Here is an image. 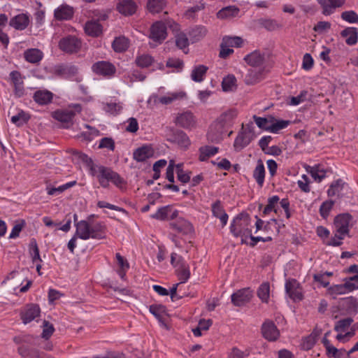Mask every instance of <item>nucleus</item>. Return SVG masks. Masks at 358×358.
<instances>
[{
    "mask_svg": "<svg viewBox=\"0 0 358 358\" xmlns=\"http://www.w3.org/2000/svg\"><path fill=\"white\" fill-rule=\"evenodd\" d=\"M89 166L90 174L97 178L102 187L108 188L110 182L118 188L123 187L124 185V179L111 169L101 165L94 164L91 159H89Z\"/></svg>",
    "mask_w": 358,
    "mask_h": 358,
    "instance_id": "obj_1",
    "label": "nucleus"
},
{
    "mask_svg": "<svg viewBox=\"0 0 358 358\" xmlns=\"http://www.w3.org/2000/svg\"><path fill=\"white\" fill-rule=\"evenodd\" d=\"M237 115L236 111L229 110L223 113L218 119L213 123L208 132V138L214 143H218L227 131V129L232 124Z\"/></svg>",
    "mask_w": 358,
    "mask_h": 358,
    "instance_id": "obj_2",
    "label": "nucleus"
},
{
    "mask_svg": "<svg viewBox=\"0 0 358 358\" xmlns=\"http://www.w3.org/2000/svg\"><path fill=\"white\" fill-rule=\"evenodd\" d=\"M250 217L247 213H241L236 215L230 224V231L235 237H241L242 243L244 239L251 236Z\"/></svg>",
    "mask_w": 358,
    "mask_h": 358,
    "instance_id": "obj_3",
    "label": "nucleus"
},
{
    "mask_svg": "<svg viewBox=\"0 0 358 358\" xmlns=\"http://www.w3.org/2000/svg\"><path fill=\"white\" fill-rule=\"evenodd\" d=\"M167 27L173 31L179 30V24L171 19L165 22L157 21L150 27V38L157 43H162L167 36Z\"/></svg>",
    "mask_w": 358,
    "mask_h": 358,
    "instance_id": "obj_4",
    "label": "nucleus"
},
{
    "mask_svg": "<svg viewBox=\"0 0 358 358\" xmlns=\"http://www.w3.org/2000/svg\"><path fill=\"white\" fill-rule=\"evenodd\" d=\"M358 310V302L352 296L341 299L338 305L332 308V315L337 318L341 315H351L357 313Z\"/></svg>",
    "mask_w": 358,
    "mask_h": 358,
    "instance_id": "obj_5",
    "label": "nucleus"
},
{
    "mask_svg": "<svg viewBox=\"0 0 358 358\" xmlns=\"http://www.w3.org/2000/svg\"><path fill=\"white\" fill-rule=\"evenodd\" d=\"M76 234L83 240L101 239L103 238L101 227L96 225L92 226L85 220H81L76 224Z\"/></svg>",
    "mask_w": 358,
    "mask_h": 358,
    "instance_id": "obj_6",
    "label": "nucleus"
},
{
    "mask_svg": "<svg viewBox=\"0 0 358 358\" xmlns=\"http://www.w3.org/2000/svg\"><path fill=\"white\" fill-rule=\"evenodd\" d=\"M80 104H73L65 110H59L52 113V117L64 124V127L69 128L73 124V119L76 113L81 111Z\"/></svg>",
    "mask_w": 358,
    "mask_h": 358,
    "instance_id": "obj_7",
    "label": "nucleus"
},
{
    "mask_svg": "<svg viewBox=\"0 0 358 358\" xmlns=\"http://www.w3.org/2000/svg\"><path fill=\"white\" fill-rule=\"evenodd\" d=\"M353 320L351 317H348L337 322L334 327V330L338 333L336 336L338 341L345 343L354 336V331H349V328Z\"/></svg>",
    "mask_w": 358,
    "mask_h": 358,
    "instance_id": "obj_8",
    "label": "nucleus"
},
{
    "mask_svg": "<svg viewBox=\"0 0 358 358\" xmlns=\"http://www.w3.org/2000/svg\"><path fill=\"white\" fill-rule=\"evenodd\" d=\"M81 45V41L78 37L71 35L62 38L59 42V49L69 54L78 52Z\"/></svg>",
    "mask_w": 358,
    "mask_h": 358,
    "instance_id": "obj_9",
    "label": "nucleus"
},
{
    "mask_svg": "<svg viewBox=\"0 0 358 358\" xmlns=\"http://www.w3.org/2000/svg\"><path fill=\"white\" fill-rule=\"evenodd\" d=\"M187 94L183 91H176L168 92L163 96L152 94L150 97V101L155 103H161L162 105H168L177 100H181L186 98Z\"/></svg>",
    "mask_w": 358,
    "mask_h": 358,
    "instance_id": "obj_10",
    "label": "nucleus"
},
{
    "mask_svg": "<svg viewBox=\"0 0 358 358\" xmlns=\"http://www.w3.org/2000/svg\"><path fill=\"white\" fill-rule=\"evenodd\" d=\"M41 308L34 303L27 304L20 311V318L24 324H27L40 316Z\"/></svg>",
    "mask_w": 358,
    "mask_h": 358,
    "instance_id": "obj_11",
    "label": "nucleus"
},
{
    "mask_svg": "<svg viewBox=\"0 0 358 358\" xmlns=\"http://www.w3.org/2000/svg\"><path fill=\"white\" fill-rule=\"evenodd\" d=\"M254 135L250 131L248 125L246 128H243V130L239 132L234 141V147L235 150L240 151L249 145Z\"/></svg>",
    "mask_w": 358,
    "mask_h": 358,
    "instance_id": "obj_12",
    "label": "nucleus"
},
{
    "mask_svg": "<svg viewBox=\"0 0 358 358\" xmlns=\"http://www.w3.org/2000/svg\"><path fill=\"white\" fill-rule=\"evenodd\" d=\"M136 64L141 68L152 67V70L161 69L163 67L162 63H157L155 62L154 58L148 54H141L138 55L135 59Z\"/></svg>",
    "mask_w": 358,
    "mask_h": 358,
    "instance_id": "obj_13",
    "label": "nucleus"
},
{
    "mask_svg": "<svg viewBox=\"0 0 358 358\" xmlns=\"http://www.w3.org/2000/svg\"><path fill=\"white\" fill-rule=\"evenodd\" d=\"M92 69L94 73L106 77H110L115 73V67L111 63L106 61H100L94 63Z\"/></svg>",
    "mask_w": 358,
    "mask_h": 358,
    "instance_id": "obj_14",
    "label": "nucleus"
},
{
    "mask_svg": "<svg viewBox=\"0 0 358 358\" xmlns=\"http://www.w3.org/2000/svg\"><path fill=\"white\" fill-rule=\"evenodd\" d=\"M252 297V292L248 288L241 289L231 296V302L236 306H242L248 303Z\"/></svg>",
    "mask_w": 358,
    "mask_h": 358,
    "instance_id": "obj_15",
    "label": "nucleus"
},
{
    "mask_svg": "<svg viewBox=\"0 0 358 358\" xmlns=\"http://www.w3.org/2000/svg\"><path fill=\"white\" fill-rule=\"evenodd\" d=\"M263 337L269 341H275L280 336V331L275 324L271 320H266L262 326Z\"/></svg>",
    "mask_w": 358,
    "mask_h": 358,
    "instance_id": "obj_16",
    "label": "nucleus"
},
{
    "mask_svg": "<svg viewBox=\"0 0 358 358\" xmlns=\"http://www.w3.org/2000/svg\"><path fill=\"white\" fill-rule=\"evenodd\" d=\"M351 220L352 217L348 213H343L336 216L334 220L336 231L341 233V235H348Z\"/></svg>",
    "mask_w": 358,
    "mask_h": 358,
    "instance_id": "obj_17",
    "label": "nucleus"
},
{
    "mask_svg": "<svg viewBox=\"0 0 358 358\" xmlns=\"http://www.w3.org/2000/svg\"><path fill=\"white\" fill-rule=\"evenodd\" d=\"M323 345L326 350V355L329 358H349L350 354L344 348L338 349L334 346L329 339L323 341Z\"/></svg>",
    "mask_w": 358,
    "mask_h": 358,
    "instance_id": "obj_18",
    "label": "nucleus"
},
{
    "mask_svg": "<svg viewBox=\"0 0 358 358\" xmlns=\"http://www.w3.org/2000/svg\"><path fill=\"white\" fill-rule=\"evenodd\" d=\"M175 122L185 129H192L196 125V118L192 113L186 111L179 113L176 117Z\"/></svg>",
    "mask_w": 358,
    "mask_h": 358,
    "instance_id": "obj_19",
    "label": "nucleus"
},
{
    "mask_svg": "<svg viewBox=\"0 0 358 358\" xmlns=\"http://www.w3.org/2000/svg\"><path fill=\"white\" fill-rule=\"evenodd\" d=\"M348 186L341 180L333 182L327 190V194L330 197L336 196L342 198L345 196Z\"/></svg>",
    "mask_w": 358,
    "mask_h": 358,
    "instance_id": "obj_20",
    "label": "nucleus"
},
{
    "mask_svg": "<svg viewBox=\"0 0 358 358\" xmlns=\"http://www.w3.org/2000/svg\"><path fill=\"white\" fill-rule=\"evenodd\" d=\"M178 210H173L171 206H166L159 208L151 217L159 220H174L178 217Z\"/></svg>",
    "mask_w": 358,
    "mask_h": 358,
    "instance_id": "obj_21",
    "label": "nucleus"
},
{
    "mask_svg": "<svg viewBox=\"0 0 358 358\" xmlns=\"http://www.w3.org/2000/svg\"><path fill=\"white\" fill-rule=\"evenodd\" d=\"M117 10L125 16L134 14L137 9V4L133 0H120L116 5Z\"/></svg>",
    "mask_w": 358,
    "mask_h": 358,
    "instance_id": "obj_22",
    "label": "nucleus"
},
{
    "mask_svg": "<svg viewBox=\"0 0 358 358\" xmlns=\"http://www.w3.org/2000/svg\"><path fill=\"white\" fill-rule=\"evenodd\" d=\"M30 23V15L21 13L10 19L9 24L16 30H24Z\"/></svg>",
    "mask_w": 358,
    "mask_h": 358,
    "instance_id": "obj_23",
    "label": "nucleus"
},
{
    "mask_svg": "<svg viewBox=\"0 0 358 358\" xmlns=\"http://www.w3.org/2000/svg\"><path fill=\"white\" fill-rule=\"evenodd\" d=\"M350 276L345 278L343 282L346 284V286L350 292L358 289V266L352 265L348 268Z\"/></svg>",
    "mask_w": 358,
    "mask_h": 358,
    "instance_id": "obj_24",
    "label": "nucleus"
},
{
    "mask_svg": "<svg viewBox=\"0 0 358 358\" xmlns=\"http://www.w3.org/2000/svg\"><path fill=\"white\" fill-rule=\"evenodd\" d=\"M154 154L155 150L151 145H144L134 150L133 157L137 162H144L153 157Z\"/></svg>",
    "mask_w": 358,
    "mask_h": 358,
    "instance_id": "obj_25",
    "label": "nucleus"
},
{
    "mask_svg": "<svg viewBox=\"0 0 358 358\" xmlns=\"http://www.w3.org/2000/svg\"><path fill=\"white\" fill-rule=\"evenodd\" d=\"M322 8V13L329 15L334 12L336 8L342 6L345 0H317Z\"/></svg>",
    "mask_w": 358,
    "mask_h": 358,
    "instance_id": "obj_26",
    "label": "nucleus"
},
{
    "mask_svg": "<svg viewBox=\"0 0 358 358\" xmlns=\"http://www.w3.org/2000/svg\"><path fill=\"white\" fill-rule=\"evenodd\" d=\"M285 290L289 297L294 301H300L303 298V295L299 287V283L294 279H289L286 281Z\"/></svg>",
    "mask_w": 358,
    "mask_h": 358,
    "instance_id": "obj_27",
    "label": "nucleus"
},
{
    "mask_svg": "<svg viewBox=\"0 0 358 358\" xmlns=\"http://www.w3.org/2000/svg\"><path fill=\"white\" fill-rule=\"evenodd\" d=\"M171 229L182 234H188L193 231L192 225L186 220L179 217L170 223Z\"/></svg>",
    "mask_w": 358,
    "mask_h": 358,
    "instance_id": "obj_28",
    "label": "nucleus"
},
{
    "mask_svg": "<svg viewBox=\"0 0 358 358\" xmlns=\"http://www.w3.org/2000/svg\"><path fill=\"white\" fill-rule=\"evenodd\" d=\"M266 59L265 54L259 50H255L244 57L245 62L251 66H260Z\"/></svg>",
    "mask_w": 358,
    "mask_h": 358,
    "instance_id": "obj_29",
    "label": "nucleus"
},
{
    "mask_svg": "<svg viewBox=\"0 0 358 358\" xmlns=\"http://www.w3.org/2000/svg\"><path fill=\"white\" fill-rule=\"evenodd\" d=\"M211 208L213 215L218 218L222 223V226L224 227L227 224L229 216L226 213L221 202L220 201H215L212 204Z\"/></svg>",
    "mask_w": 358,
    "mask_h": 358,
    "instance_id": "obj_30",
    "label": "nucleus"
},
{
    "mask_svg": "<svg viewBox=\"0 0 358 358\" xmlns=\"http://www.w3.org/2000/svg\"><path fill=\"white\" fill-rule=\"evenodd\" d=\"M54 15L57 20H68L73 15V8L69 5L63 4L55 10Z\"/></svg>",
    "mask_w": 358,
    "mask_h": 358,
    "instance_id": "obj_31",
    "label": "nucleus"
},
{
    "mask_svg": "<svg viewBox=\"0 0 358 358\" xmlns=\"http://www.w3.org/2000/svg\"><path fill=\"white\" fill-rule=\"evenodd\" d=\"M53 98V94L46 90H37L34 92L33 99L40 105H46L50 103Z\"/></svg>",
    "mask_w": 358,
    "mask_h": 358,
    "instance_id": "obj_32",
    "label": "nucleus"
},
{
    "mask_svg": "<svg viewBox=\"0 0 358 358\" xmlns=\"http://www.w3.org/2000/svg\"><path fill=\"white\" fill-rule=\"evenodd\" d=\"M85 32L92 37L99 36L103 31L102 26L98 21L90 20L85 23Z\"/></svg>",
    "mask_w": 358,
    "mask_h": 358,
    "instance_id": "obj_33",
    "label": "nucleus"
},
{
    "mask_svg": "<svg viewBox=\"0 0 358 358\" xmlns=\"http://www.w3.org/2000/svg\"><path fill=\"white\" fill-rule=\"evenodd\" d=\"M102 109L109 115H117L121 113L122 105L120 102L112 101L103 102Z\"/></svg>",
    "mask_w": 358,
    "mask_h": 358,
    "instance_id": "obj_34",
    "label": "nucleus"
},
{
    "mask_svg": "<svg viewBox=\"0 0 358 358\" xmlns=\"http://www.w3.org/2000/svg\"><path fill=\"white\" fill-rule=\"evenodd\" d=\"M208 68L204 65L194 66L192 70L191 78L193 81L196 83L202 82L206 77Z\"/></svg>",
    "mask_w": 358,
    "mask_h": 358,
    "instance_id": "obj_35",
    "label": "nucleus"
},
{
    "mask_svg": "<svg viewBox=\"0 0 358 358\" xmlns=\"http://www.w3.org/2000/svg\"><path fill=\"white\" fill-rule=\"evenodd\" d=\"M253 178L257 185L262 187L264 183L265 168L262 160H258L255 169L253 171Z\"/></svg>",
    "mask_w": 358,
    "mask_h": 358,
    "instance_id": "obj_36",
    "label": "nucleus"
},
{
    "mask_svg": "<svg viewBox=\"0 0 358 358\" xmlns=\"http://www.w3.org/2000/svg\"><path fill=\"white\" fill-rule=\"evenodd\" d=\"M341 34L345 38V42L348 45H353L357 43L358 34L356 28H346L341 31Z\"/></svg>",
    "mask_w": 358,
    "mask_h": 358,
    "instance_id": "obj_37",
    "label": "nucleus"
},
{
    "mask_svg": "<svg viewBox=\"0 0 358 358\" xmlns=\"http://www.w3.org/2000/svg\"><path fill=\"white\" fill-rule=\"evenodd\" d=\"M56 72L66 78H71L78 73V68L73 65H61L57 67Z\"/></svg>",
    "mask_w": 358,
    "mask_h": 358,
    "instance_id": "obj_38",
    "label": "nucleus"
},
{
    "mask_svg": "<svg viewBox=\"0 0 358 358\" xmlns=\"http://www.w3.org/2000/svg\"><path fill=\"white\" fill-rule=\"evenodd\" d=\"M239 9L236 6H227L220 10L217 17L221 20L231 19L238 15Z\"/></svg>",
    "mask_w": 358,
    "mask_h": 358,
    "instance_id": "obj_39",
    "label": "nucleus"
},
{
    "mask_svg": "<svg viewBox=\"0 0 358 358\" xmlns=\"http://www.w3.org/2000/svg\"><path fill=\"white\" fill-rule=\"evenodd\" d=\"M24 58L29 63L36 64L39 62L43 57V52L37 48L28 49L24 52Z\"/></svg>",
    "mask_w": 358,
    "mask_h": 358,
    "instance_id": "obj_40",
    "label": "nucleus"
},
{
    "mask_svg": "<svg viewBox=\"0 0 358 358\" xmlns=\"http://www.w3.org/2000/svg\"><path fill=\"white\" fill-rule=\"evenodd\" d=\"M207 34V29L203 26H197L192 29L189 33V38L192 43L197 42L203 38Z\"/></svg>",
    "mask_w": 358,
    "mask_h": 358,
    "instance_id": "obj_41",
    "label": "nucleus"
},
{
    "mask_svg": "<svg viewBox=\"0 0 358 358\" xmlns=\"http://www.w3.org/2000/svg\"><path fill=\"white\" fill-rule=\"evenodd\" d=\"M218 152V148L215 146L206 145L199 148L200 161L203 162L207 160L209 157L215 155Z\"/></svg>",
    "mask_w": 358,
    "mask_h": 358,
    "instance_id": "obj_42",
    "label": "nucleus"
},
{
    "mask_svg": "<svg viewBox=\"0 0 358 358\" xmlns=\"http://www.w3.org/2000/svg\"><path fill=\"white\" fill-rule=\"evenodd\" d=\"M306 170L315 181L321 182L326 177V172L319 166H308Z\"/></svg>",
    "mask_w": 358,
    "mask_h": 358,
    "instance_id": "obj_43",
    "label": "nucleus"
},
{
    "mask_svg": "<svg viewBox=\"0 0 358 358\" xmlns=\"http://www.w3.org/2000/svg\"><path fill=\"white\" fill-rule=\"evenodd\" d=\"M329 294L333 297L336 298L338 295L345 294L349 293L346 284L343 282V284L334 285L329 287L328 289Z\"/></svg>",
    "mask_w": 358,
    "mask_h": 358,
    "instance_id": "obj_44",
    "label": "nucleus"
},
{
    "mask_svg": "<svg viewBox=\"0 0 358 358\" xmlns=\"http://www.w3.org/2000/svg\"><path fill=\"white\" fill-rule=\"evenodd\" d=\"M116 259L119 266V269L117 271L118 275L122 279H123L126 275V272L129 268V264L120 253L116 254Z\"/></svg>",
    "mask_w": 358,
    "mask_h": 358,
    "instance_id": "obj_45",
    "label": "nucleus"
},
{
    "mask_svg": "<svg viewBox=\"0 0 358 358\" xmlns=\"http://www.w3.org/2000/svg\"><path fill=\"white\" fill-rule=\"evenodd\" d=\"M222 42L224 43V46H229V48H239L241 47L243 43V40L239 36H224L222 39Z\"/></svg>",
    "mask_w": 358,
    "mask_h": 358,
    "instance_id": "obj_46",
    "label": "nucleus"
},
{
    "mask_svg": "<svg viewBox=\"0 0 358 358\" xmlns=\"http://www.w3.org/2000/svg\"><path fill=\"white\" fill-rule=\"evenodd\" d=\"M308 92L302 90L300 94L296 96H290L287 99V104L291 106H296L306 100Z\"/></svg>",
    "mask_w": 358,
    "mask_h": 358,
    "instance_id": "obj_47",
    "label": "nucleus"
},
{
    "mask_svg": "<svg viewBox=\"0 0 358 358\" xmlns=\"http://www.w3.org/2000/svg\"><path fill=\"white\" fill-rule=\"evenodd\" d=\"M166 0H148V8L151 13H159L165 7Z\"/></svg>",
    "mask_w": 358,
    "mask_h": 358,
    "instance_id": "obj_48",
    "label": "nucleus"
},
{
    "mask_svg": "<svg viewBox=\"0 0 358 358\" xmlns=\"http://www.w3.org/2000/svg\"><path fill=\"white\" fill-rule=\"evenodd\" d=\"M129 42L125 37H117L113 43V48L115 52H123L127 49Z\"/></svg>",
    "mask_w": 358,
    "mask_h": 358,
    "instance_id": "obj_49",
    "label": "nucleus"
},
{
    "mask_svg": "<svg viewBox=\"0 0 358 358\" xmlns=\"http://www.w3.org/2000/svg\"><path fill=\"white\" fill-rule=\"evenodd\" d=\"M176 272L178 276L180 283L187 282L190 277V270L188 264L176 268Z\"/></svg>",
    "mask_w": 358,
    "mask_h": 358,
    "instance_id": "obj_50",
    "label": "nucleus"
},
{
    "mask_svg": "<svg viewBox=\"0 0 358 358\" xmlns=\"http://www.w3.org/2000/svg\"><path fill=\"white\" fill-rule=\"evenodd\" d=\"M257 295L262 302H268L270 295V286L268 282H264L259 286Z\"/></svg>",
    "mask_w": 358,
    "mask_h": 358,
    "instance_id": "obj_51",
    "label": "nucleus"
},
{
    "mask_svg": "<svg viewBox=\"0 0 358 358\" xmlns=\"http://www.w3.org/2000/svg\"><path fill=\"white\" fill-rule=\"evenodd\" d=\"M279 201H280V198L278 196H276V195L268 198V203L266 206V207L264 208V209L263 210V213L264 215H267V214L270 213L271 211H274V212L277 213L278 210H277L276 206H278Z\"/></svg>",
    "mask_w": 358,
    "mask_h": 358,
    "instance_id": "obj_52",
    "label": "nucleus"
},
{
    "mask_svg": "<svg viewBox=\"0 0 358 358\" xmlns=\"http://www.w3.org/2000/svg\"><path fill=\"white\" fill-rule=\"evenodd\" d=\"M174 141L181 148H187L190 145V140L187 135L182 132H178L175 135Z\"/></svg>",
    "mask_w": 358,
    "mask_h": 358,
    "instance_id": "obj_53",
    "label": "nucleus"
},
{
    "mask_svg": "<svg viewBox=\"0 0 358 358\" xmlns=\"http://www.w3.org/2000/svg\"><path fill=\"white\" fill-rule=\"evenodd\" d=\"M236 78L233 75L226 76L222 83V87L224 92L232 91L236 86Z\"/></svg>",
    "mask_w": 358,
    "mask_h": 358,
    "instance_id": "obj_54",
    "label": "nucleus"
},
{
    "mask_svg": "<svg viewBox=\"0 0 358 358\" xmlns=\"http://www.w3.org/2000/svg\"><path fill=\"white\" fill-rule=\"evenodd\" d=\"M29 252L31 256L33 263L41 262L39 249L35 240H32L30 243Z\"/></svg>",
    "mask_w": 358,
    "mask_h": 358,
    "instance_id": "obj_55",
    "label": "nucleus"
},
{
    "mask_svg": "<svg viewBox=\"0 0 358 358\" xmlns=\"http://www.w3.org/2000/svg\"><path fill=\"white\" fill-rule=\"evenodd\" d=\"M290 121L284 120H275L274 122L271 124L270 132L276 134L280 130L286 128L289 125Z\"/></svg>",
    "mask_w": 358,
    "mask_h": 358,
    "instance_id": "obj_56",
    "label": "nucleus"
},
{
    "mask_svg": "<svg viewBox=\"0 0 358 358\" xmlns=\"http://www.w3.org/2000/svg\"><path fill=\"white\" fill-rule=\"evenodd\" d=\"M29 119V116L23 110L20 111L17 115H13L10 120L17 126H22Z\"/></svg>",
    "mask_w": 358,
    "mask_h": 358,
    "instance_id": "obj_57",
    "label": "nucleus"
},
{
    "mask_svg": "<svg viewBox=\"0 0 358 358\" xmlns=\"http://www.w3.org/2000/svg\"><path fill=\"white\" fill-rule=\"evenodd\" d=\"M315 342L316 335L311 334L302 340L301 345L303 350H309L315 345Z\"/></svg>",
    "mask_w": 358,
    "mask_h": 358,
    "instance_id": "obj_58",
    "label": "nucleus"
},
{
    "mask_svg": "<svg viewBox=\"0 0 358 358\" xmlns=\"http://www.w3.org/2000/svg\"><path fill=\"white\" fill-rule=\"evenodd\" d=\"M171 264L176 269L187 264L184 258L176 252H173L171 254Z\"/></svg>",
    "mask_w": 358,
    "mask_h": 358,
    "instance_id": "obj_59",
    "label": "nucleus"
},
{
    "mask_svg": "<svg viewBox=\"0 0 358 358\" xmlns=\"http://www.w3.org/2000/svg\"><path fill=\"white\" fill-rule=\"evenodd\" d=\"M182 164L176 165L178 179L182 183H187L190 180V174L182 170Z\"/></svg>",
    "mask_w": 358,
    "mask_h": 358,
    "instance_id": "obj_60",
    "label": "nucleus"
},
{
    "mask_svg": "<svg viewBox=\"0 0 358 358\" xmlns=\"http://www.w3.org/2000/svg\"><path fill=\"white\" fill-rule=\"evenodd\" d=\"M253 119L259 128L270 131V127L271 123L268 119L258 117L257 115H254Z\"/></svg>",
    "mask_w": 358,
    "mask_h": 358,
    "instance_id": "obj_61",
    "label": "nucleus"
},
{
    "mask_svg": "<svg viewBox=\"0 0 358 358\" xmlns=\"http://www.w3.org/2000/svg\"><path fill=\"white\" fill-rule=\"evenodd\" d=\"M334 204V202L332 201H326L322 203L320 208V213L323 218H327L329 216Z\"/></svg>",
    "mask_w": 358,
    "mask_h": 358,
    "instance_id": "obj_62",
    "label": "nucleus"
},
{
    "mask_svg": "<svg viewBox=\"0 0 358 358\" xmlns=\"http://www.w3.org/2000/svg\"><path fill=\"white\" fill-rule=\"evenodd\" d=\"M341 18L349 23L358 22V15L353 10L344 11L341 13Z\"/></svg>",
    "mask_w": 358,
    "mask_h": 358,
    "instance_id": "obj_63",
    "label": "nucleus"
},
{
    "mask_svg": "<svg viewBox=\"0 0 358 358\" xmlns=\"http://www.w3.org/2000/svg\"><path fill=\"white\" fill-rule=\"evenodd\" d=\"M250 352L248 350L244 351L241 350L238 348H233L229 353V358H245L248 357Z\"/></svg>",
    "mask_w": 358,
    "mask_h": 358,
    "instance_id": "obj_64",
    "label": "nucleus"
}]
</instances>
